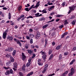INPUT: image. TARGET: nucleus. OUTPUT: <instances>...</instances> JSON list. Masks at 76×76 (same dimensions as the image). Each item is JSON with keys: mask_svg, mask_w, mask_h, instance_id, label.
<instances>
[{"mask_svg": "<svg viewBox=\"0 0 76 76\" xmlns=\"http://www.w3.org/2000/svg\"><path fill=\"white\" fill-rule=\"evenodd\" d=\"M7 30L5 31L4 33H3V38L4 39H5L6 38V35H7Z\"/></svg>", "mask_w": 76, "mask_h": 76, "instance_id": "nucleus-3", "label": "nucleus"}, {"mask_svg": "<svg viewBox=\"0 0 76 76\" xmlns=\"http://www.w3.org/2000/svg\"><path fill=\"white\" fill-rule=\"evenodd\" d=\"M6 64V66H9V64H10V62H8Z\"/></svg>", "mask_w": 76, "mask_h": 76, "instance_id": "nucleus-49", "label": "nucleus"}, {"mask_svg": "<svg viewBox=\"0 0 76 76\" xmlns=\"http://www.w3.org/2000/svg\"><path fill=\"white\" fill-rule=\"evenodd\" d=\"M68 52H65L64 53V55L65 56H67V55H68Z\"/></svg>", "mask_w": 76, "mask_h": 76, "instance_id": "nucleus-45", "label": "nucleus"}, {"mask_svg": "<svg viewBox=\"0 0 76 76\" xmlns=\"http://www.w3.org/2000/svg\"><path fill=\"white\" fill-rule=\"evenodd\" d=\"M10 74H13V70H12V69H11L10 70Z\"/></svg>", "mask_w": 76, "mask_h": 76, "instance_id": "nucleus-26", "label": "nucleus"}, {"mask_svg": "<svg viewBox=\"0 0 76 76\" xmlns=\"http://www.w3.org/2000/svg\"><path fill=\"white\" fill-rule=\"evenodd\" d=\"M6 72L7 73V74H8V75H9L10 74V71H7Z\"/></svg>", "mask_w": 76, "mask_h": 76, "instance_id": "nucleus-54", "label": "nucleus"}, {"mask_svg": "<svg viewBox=\"0 0 76 76\" xmlns=\"http://www.w3.org/2000/svg\"><path fill=\"white\" fill-rule=\"evenodd\" d=\"M29 32H32V31H33V30L31 28H30L29 29Z\"/></svg>", "mask_w": 76, "mask_h": 76, "instance_id": "nucleus-57", "label": "nucleus"}, {"mask_svg": "<svg viewBox=\"0 0 76 76\" xmlns=\"http://www.w3.org/2000/svg\"><path fill=\"white\" fill-rule=\"evenodd\" d=\"M45 44L46 45V44H47V39H45Z\"/></svg>", "mask_w": 76, "mask_h": 76, "instance_id": "nucleus-63", "label": "nucleus"}, {"mask_svg": "<svg viewBox=\"0 0 76 76\" xmlns=\"http://www.w3.org/2000/svg\"><path fill=\"white\" fill-rule=\"evenodd\" d=\"M48 64H46L44 66H43L44 69L45 70H47V68H48Z\"/></svg>", "mask_w": 76, "mask_h": 76, "instance_id": "nucleus-7", "label": "nucleus"}, {"mask_svg": "<svg viewBox=\"0 0 76 76\" xmlns=\"http://www.w3.org/2000/svg\"><path fill=\"white\" fill-rule=\"evenodd\" d=\"M14 50V48L12 47H9L7 49L5 50V51H8V52H11Z\"/></svg>", "mask_w": 76, "mask_h": 76, "instance_id": "nucleus-2", "label": "nucleus"}, {"mask_svg": "<svg viewBox=\"0 0 76 76\" xmlns=\"http://www.w3.org/2000/svg\"><path fill=\"white\" fill-rule=\"evenodd\" d=\"M61 45H59L57 46L56 48V50H59V49H60V48H61Z\"/></svg>", "mask_w": 76, "mask_h": 76, "instance_id": "nucleus-12", "label": "nucleus"}, {"mask_svg": "<svg viewBox=\"0 0 76 76\" xmlns=\"http://www.w3.org/2000/svg\"><path fill=\"white\" fill-rule=\"evenodd\" d=\"M28 53H29V54H32V51L30 50H28Z\"/></svg>", "mask_w": 76, "mask_h": 76, "instance_id": "nucleus-40", "label": "nucleus"}, {"mask_svg": "<svg viewBox=\"0 0 76 76\" xmlns=\"http://www.w3.org/2000/svg\"><path fill=\"white\" fill-rule=\"evenodd\" d=\"M22 69L23 70H25V65H24L22 67Z\"/></svg>", "mask_w": 76, "mask_h": 76, "instance_id": "nucleus-28", "label": "nucleus"}, {"mask_svg": "<svg viewBox=\"0 0 76 76\" xmlns=\"http://www.w3.org/2000/svg\"><path fill=\"white\" fill-rule=\"evenodd\" d=\"M76 7V4H75L71 7H69V8L70 9V10L68 12V13H70L71 11H73V10H75V7Z\"/></svg>", "mask_w": 76, "mask_h": 76, "instance_id": "nucleus-1", "label": "nucleus"}, {"mask_svg": "<svg viewBox=\"0 0 76 76\" xmlns=\"http://www.w3.org/2000/svg\"><path fill=\"white\" fill-rule=\"evenodd\" d=\"M53 54H52L51 55L49 58V60H50L53 58Z\"/></svg>", "mask_w": 76, "mask_h": 76, "instance_id": "nucleus-25", "label": "nucleus"}, {"mask_svg": "<svg viewBox=\"0 0 76 76\" xmlns=\"http://www.w3.org/2000/svg\"><path fill=\"white\" fill-rule=\"evenodd\" d=\"M21 9H22V7L20 6L18 8V10H21Z\"/></svg>", "mask_w": 76, "mask_h": 76, "instance_id": "nucleus-37", "label": "nucleus"}, {"mask_svg": "<svg viewBox=\"0 0 76 76\" xmlns=\"http://www.w3.org/2000/svg\"><path fill=\"white\" fill-rule=\"evenodd\" d=\"M47 10L46 9H44L42 11V12H43V13H47V12L46 11Z\"/></svg>", "mask_w": 76, "mask_h": 76, "instance_id": "nucleus-13", "label": "nucleus"}, {"mask_svg": "<svg viewBox=\"0 0 76 76\" xmlns=\"http://www.w3.org/2000/svg\"><path fill=\"white\" fill-rule=\"evenodd\" d=\"M76 50V47L75 46L73 47V49L72 50V51H75Z\"/></svg>", "mask_w": 76, "mask_h": 76, "instance_id": "nucleus-31", "label": "nucleus"}, {"mask_svg": "<svg viewBox=\"0 0 76 76\" xmlns=\"http://www.w3.org/2000/svg\"><path fill=\"white\" fill-rule=\"evenodd\" d=\"M39 37H40V34L39 33V32L37 31V35L36 36V39H38V38Z\"/></svg>", "mask_w": 76, "mask_h": 76, "instance_id": "nucleus-4", "label": "nucleus"}, {"mask_svg": "<svg viewBox=\"0 0 76 76\" xmlns=\"http://www.w3.org/2000/svg\"><path fill=\"white\" fill-rule=\"evenodd\" d=\"M10 56V55H9L7 54L6 55V57H7V58H9Z\"/></svg>", "mask_w": 76, "mask_h": 76, "instance_id": "nucleus-52", "label": "nucleus"}, {"mask_svg": "<svg viewBox=\"0 0 76 76\" xmlns=\"http://www.w3.org/2000/svg\"><path fill=\"white\" fill-rule=\"evenodd\" d=\"M65 37V35L64 34H63L61 37L62 38H63V37Z\"/></svg>", "mask_w": 76, "mask_h": 76, "instance_id": "nucleus-60", "label": "nucleus"}, {"mask_svg": "<svg viewBox=\"0 0 76 76\" xmlns=\"http://www.w3.org/2000/svg\"><path fill=\"white\" fill-rule=\"evenodd\" d=\"M68 34V33L67 32H66L64 33V35L65 36L67 35Z\"/></svg>", "mask_w": 76, "mask_h": 76, "instance_id": "nucleus-51", "label": "nucleus"}, {"mask_svg": "<svg viewBox=\"0 0 76 76\" xmlns=\"http://www.w3.org/2000/svg\"><path fill=\"white\" fill-rule=\"evenodd\" d=\"M73 73H72V72H70V73H69L68 75L69 76H73Z\"/></svg>", "mask_w": 76, "mask_h": 76, "instance_id": "nucleus-34", "label": "nucleus"}, {"mask_svg": "<svg viewBox=\"0 0 76 76\" xmlns=\"http://www.w3.org/2000/svg\"><path fill=\"white\" fill-rule=\"evenodd\" d=\"M63 27H64L63 25H61L59 27V28L60 29H61V28H62Z\"/></svg>", "mask_w": 76, "mask_h": 76, "instance_id": "nucleus-38", "label": "nucleus"}, {"mask_svg": "<svg viewBox=\"0 0 76 76\" xmlns=\"http://www.w3.org/2000/svg\"><path fill=\"white\" fill-rule=\"evenodd\" d=\"M75 61V59H73L72 61L69 64L70 65H72V64H73V63H74Z\"/></svg>", "mask_w": 76, "mask_h": 76, "instance_id": "nucleus-16", "label": "nucleus"}, {"mask_svg": "<svg viewBox=\"0 0 76 76\" xmlns=\"http://www.w3.org/2000/svg\"><path fill=\"white\" fill-rule=\"evenodd\" d=\"M4 69H5V70H7V69H10V68H9V67H4Z\"/></svg>", "mask_w": 76, "mask_h": 76, "instance_id": "nucleus-41", "label": "nucleus"}, {"mask_svg": "<svg viewBox=\"0 0 76 76\" xmlns=\"http://www.w3.org/2000/svg\"><path fill=\"white\" fill-rule=\"evenodd\" d=\"M71 73H72L74 74V73H75V69L73 68H72L71 69Z\"/></svg>", "mask_w": 76, "mask_h": 76, "instance_id": "nucleus-11", "label": "nucleus"}, {"mask_svg": "<svg viewBox=\"0 0 76 76\" xmlns=\"http://www.w3.org/2000/svg\"><path fill=\"white\" fill-rule=\"evenodd\" d=\"M43 55L42 56V58H43V59H44V60H45V58H46V57H47V55H46V54H43Z\"/></svg>", "mask_w": 76, "mask_h": 76, "instance_id": "nucleus-10", "label": "nucleus"}, {"mask_svg": "<svg viewBox=\"0 0 76 76\" xmlns=\"http://www.w3.org/2000/svg\"><path fill=\"white\" fill-rule=\"evenodd\" d=\"M21 18H20V17L19 18H18L17 19V20L18 21H19V20H20V19H21Z\"/></svg>", "mask_w": 76, "mask_h": 76, "instance_id": "nucleus-58", "label": "nucleus"}, {"mask_svg": "<svg viewBox=\"0 0 76 76\" xmlns=\"http://www.w3.org/2000/svg\"><path fill=\"white\" fill-rule=\"evenodd\" d=\"M16 50H14L13 52L12 53V54L13 56H15L16 55Z\"/></svg>", "mask_w": 76, "mask_h": 76, "instance_id": "nucleus-9", "label": "nucleus"}, {"mask_svg": "<svg viewBox=\"0 0 76 76\" xmlns=\"http://www.w3.org/2000/svg\"><path fill=\"white\" fill-rule=\"evenodd\" d=\"M62 16H63V15H57L56 16V17L57 18H60V17H62Z\"/></svg>", "mask_w": 76, "mask_h": 76, "instance_id": "nucleus-20", "label": "nucleus"}, {"mask_svg": "<svg viewBox=\"0 0 76 76\" xmlns=\"http://www.w3.org/2000/svg\"><path fill=\"white\" fill-rule=\"evenodd\" d=\"M30 64H31V63L28 62L26 64V66H27V67H28V66H29Z\"/></svg>", "mask_w": 76, "mask_h": 76, "instance_id": "nucleus-30", "label": "nucleus"}, {"mask_svg": "<svg viewBox=\"0 0 76 76\" xmlns=\"http://www.w3.org/2000/svg\"><path fill=\"white\" fill-rule=\"evenodd\" d=\"M14 66L15 69L17 68V66H18V65L17 64V63H14Z\"/></svg>", "mask_w": 76, "mask_h": 76, "instance_id": "nucleus-23", "label": "nucleus"}, {"mask_svg": "<svg viewBox=\"0 0 76 76\" xmlns=\"http://www.w3.org/2000/svg\"><path fill=\"white\" fill-rule=\"evenodd\" d=\"M39 13H38L35 14V16H36V17H39Z\"/></svg>", "mask_w": 76, "mask_h": 76, "instance_id": "nucleus-36", "label": "nucleus"}, {"mask_svg": "<svg viewBox=\"0 0 76 76\" xmlns=\"http://www.w3.org/2000/svg\"><path fill=\"white\" fill-rule=\"evenodd\" d=\"M55 74H54V73H53L52 74H51V75H48V76H53V75H54Z\"/></svg>", "mask_w": 76, "mask_h": 76, "instance_id": "nucleus-56", "label": "nucleus"}, {"mask_svg": "<svg viewBox=\"0 0 76 76\" xmlns=\"http://www.w3.org/2000/svg\"><path fill=\"white\" fill-rule=\"evenodd\" d=\"M44 20H45V18H41L39 19V20H40V21Z\"/></svg>", "mask_w": 76, "mask_h": 76, "instance_id": "nucleus-33", "label": "nucleus"}, {"mask_svg": "<svg viewBox=\"0 0 76 76\" xmlns=\"http://www.w3.org/2000/svg\"><path fill=\"white\" fill-rule=\"evenodd\" d=\"M25 10L27 12H29V10H29V8H25Z\"/></svg>", "mask_w": 76, "mask_h": 76, "instance_id": "nucleus-35", "label": "nucleus"}, {"mask_svg": "<svg viewBox=\"0 0 76 76\" xmlns=\"http://www.w3.org/2000/svg\"><path fill=\"white\" fill-rule=\"evenodd\" d=\"M59 59L61 60V58H62V55L61 54H60L59 56Z\"/></svg>", "mask_w": 76, "mask_h": 76, "instance_id": "nucleus-32", "label": "nucleus"}, {"mask_svg": "<svg viewBox=\"0 0 76 76\" xmlns=\"http://www.w3.org/2000/svg\"><path fill=\"white\" fill-rule=\"evenodd\" d=\"M75 20H74L72 22V25H75Z\"/></svg>", "mask_w": 76, "mask_h": 76, "instance_id": "nucleus-46", "label": "nucleus"}, {"mask_svg": "<svg viewBox=\"0 0 76 76\" xmlns=\"http://www.w3.org/2000/svg\"><path fill=\"white\" fill-rule=\"evenodd\" d=\"M40 3V1H39L38 2H37L36 4V5L34 7H33V8H37L39 6V3Z\"/></svg>", "mask_w": 76, "mask_h": 76, "instance_id": "nucleus-5", "label": "nucleus"}, {"mask_svg": "<svg viewBox=\"0 0 76 76\" xmlns=\"http://www.w3.org/2000/svg\"><path fill=\"white\" fill-rule=\"evenodd\" d=\"M22 60H25V58H26V56H25L24 55V53H22Z\"/></svg>", "mask_w": 76, "mask_h": 76, "instance_id": "nucleus-6", "label": "nucleus"}, {"mask_svg": "<svg viewBox=\"0 0 76 76\" xmlns=\"http://www.w3.org/2000/svg\"><path fill=\"white\" fill-rule=\"evenodd\" d=\"M51 53H52V51L51 50H49V54L50 55Z\"/></svg>", "mask_w": 76, "mask_h": 76, "instance_id": "nucleus-44", "label": "nucleus"}, {"mask_svg": "<svg viewBox=\"0 0 76 76\" xmlns=\"http://www.w3.org/2000/svg\"><path fill=\"white\" fill-rule=\"evenodd\" d=\"M48 26V25L47 24H46L42 27L43 29H45V28H46Z\"/></svg>", "mask_w": 76, "mask_h": 76, "instance_id": "nucleus-17", "label": "nucleus"}, {"mask_svg": "<svg viewBox=\"0 0 76 76\" xmlns=\"http://www.w3.org/2000/svg\"><path fill=\"white\" fill-rule=\"evenodd\" d=\"M10 60L12 62H14V58L12 56L10 57Z\"/></svg>", "mask_w": 76, "mask_h": 76, "instance_id": "nucleus-15", "label": "nucleus"}, {"mask_svg": "<svg viewBox=\"0 0 76 76\" xmlns=\"http://www.w3.org/2000/svg\"><path fill=\"white\" fill-rule=\"evenodd\" d=\"M29 18H33V17L32 16H29L27 18V19H29Z\"/></svg>", "mask_w": 76, "mask_h": 76, "instance_id": "nucleus-47", "label": "nucleus"}, {"mask_svg": "<svg viewBox=\"0 0 76 76\" xmlns=\"http://www.w3.org/2000/svg\"><path fill=\"white\" fill-rule=\"evenodd\" d=\"M40 53H41L42 55H43V54H46L45 53L43 52V50H42L41 52H40Z\"/></svg>", "mask_w": 76, "mask_h": 76, "instance_id": "nucleus-27", "label": "nucleus"}, {"mask_svg": "<svg viewBox=\"0 0 76 76\" xmlns=\"http://www.w3.org/2000/svg\"><path fill=\"white\" fill-rule=\"evenodd\" d=\"M68 73H69V71H65L64 72V74H65V75H66V74H67Z\"/></svg>", "mask_w": 76, "mask_h": 76, "instance_id": "nucleus-50", "label": "nucleus"}, {"mask_svg": "<svg viewBox=\"0 0 76 76\" xmlns=\"http://www.w3.org/2000/svg\"><path fill=\"white\" fill-rule=\"evenodd\" d=\"M46 70H47L44 69V70H43V71H42V73H45V72H46Z\"/></svg>", "mask_w": 76, "mask_h": 76, "instance_id": "nucleus-55", "label": "nucleus"}, {"mask_svg": "<svg viewBox=\"0 0 76 76\" xmlns=\"http://www.w3.org/2000/svg\"><path fill=\"white\" fill-rule=\"evenodd\" d=\"M55 7L54 6H51L48 9L49 11H51L53 10V9Z\"/></svg>", "mask_w": 76, "mask_h": 76, "instance_id": "nucleus-8", "label": "nucleus"}, {"mask_svg": "<svg viewBox=\"0 0 76 76\" xmlns=\"http://www.w3.org/2000/svg\"><path fill=\"white\" fill-rule=\"evenodd\" d=\"M29 37L30 38H34V35L32 34H31L29 35Z\"/></svg>", "mask_w": 76, "mask_h": 76, "instance_id": "nucleus-22", "label": "nucleus"}, {"mask_svg": "<svg viewBox=\"0 0 76 76\" xmlns=\"http://www.w3.org/2000/svg\"><path fill=\"white\" fill-rule=\"evenodd\" d=\"M34 4H33L31 5L30 8L29 9V10H31V9H32V8H33V9H34Z\"/></svg>", "mask_w": 76, "mask_h": 76, "instance_id": "nucleus-29", "label": "nucleus"}, {"mask_svg": "<svg viewBox=\"0 0 76 76\" xmlns=\"http://www.w3.org/2000/svg\"><path fill=\"white\" fill-rule=\"evenodd\" d=\"M35 54H33V56L32 57V58H34V57H35Z\"/></svg>", "mask_w": 76, "mask_h": 76, "instance_id": "nucleus-61", "label": "nucleus"}, {"mask_svg": "<svg viewBox=\"0 0 76 76\" xmlns=\"http://www.w3.org/2000/svg\"><path fill=\"white\" fill-rule=\"evenodd\" d=\"M28 63H31V58H29V60H28Z\"/></svg>", "mask_w": 76, "mask_h": 76, "instance_id": "nucleus-42", "label": "nucleus"}, {"mask_svg": "<svg viewBox=\"0 0 76 76\" xmlns=\"http://www.w3.org/2000/svg\"><path fill=\"white\" fill-rule=\"evenodd\" d=\"M8 19H11V14L10 12L8 14Z\"/></svg>", "mask_w": 76, "mask_h": 76, "instance_id": "nucleus-21", "label": "nucleus"}, {"mask_svg": "<svg viewBox=\"0 0 76 76\" xmlns=\"http://www.w3.org/2000/svg\"><path fill=\"white\" fill-rule=\"evenodd\" d=\"M65 4H66L65 2H64L62 3V5L63 6V7H64V6Z\"/></svg>", "mask_w": 76, "mask_h": 76, "instance_id": "nucleus-62", "label": "nucleus"}, {"mask_svg": "<svg viewBox=\"0 0 76 76\" xmlns=\"http://www.w3.org/2000/svg\"><path fill=\"white\" fill-rule=\"evenodd\" d=\"M66 76V75L64 73L62 74V76Z\"/></svg>", "mask_w": 76, "mask_h": 76, "instance_id": "nucleus-64", "label": "nucleus"}, {"mask_svg": "<svg viewBox=\"0 0 76 76\" xmlns=\"http://www.w3.org/2000/svg\"><path fill=\"white\" fill-rule=\"evenodd\" d=\"M64 22L65 23H64V25L65 26H66V25H67V24H68V22L67 21V20H64Z\"/></svg>", "mask_w": 76, "mask_h": 76, "instance_id": "nucleus-18", "label": "nucleus"}, {"mask_svg": "<svg viewBox=\"0 0 76 76\" xmlns=\"http://www.w3.org/2000/svg\"><path fill=\"white\" fill-rule=\"evenodd\" d=\"M50 2H51L50 1H48L47 3V4H48L49 6H50L51 5H53V3H50Z\"/></svg>", "mask_w": 76, "mask_h": 76, "instance_id": "nucleus-14", "label": "nucleus"}, {"mask_svg": "<svg viewBox=\"0 0 76 76\" xmlns=\"http://www.w3.org/2000/svg\"><path fill=\"white\" fill-rule=\"evenodd\" d=\"M38 64L39 65V66H42V65H43L42 64H41L40 63H38Z\"/></svg>", "mask_w": 76, "mask_h": 76, "instance_id": "nucleus-48", "label": "nucleus"}, {"mask_svg": "<svg viewBox=\"0 0 76 76\" xmlns=\"http://www.w3.org/2000/svg\"><path fill=\"white\" fill-rule=\"evenodd\" d=\"M26 39H28V40H30V37H29H29L27 36H26Z\"/></svg>", "mask_w": 76, "mask_h": 76, "instance_id": "nucleus-43", "label": "nucleus"}, {"mask_svg": "<svg viewBox=\"0 0 76 76\" xmlns=\"http://www.w3.org/2000/svg\"><path fill=\"white\" fill-rule=\"evenodd\" d=\"M30 44H32L33 43V39H31L30 41Z\"/></svg>", "mask_w": 76, "mask_h": 76, "instance_id": "nucleus-39", "label": "nucleus"}, {"mask_svg": "<svg viewBox=\"0 0 76 76\" xmlns=\"http://www.w3.org/2000/svg\"><path fill=\"white\" fill-rule=\"evenodd\" d=\"M33 72H30V73H28L26 75V76H31V75H32V74H33Z\"/></svg>", "mask_w": 76, "mask_h": 76, "instance_id": "nucleus-19", "label": "nucleus"}, {"mask_svg": "<svg viewBox=\"0 0 76 76\" xmlns=\"http://www.w3.org/2000/svg\"><path fill=\"white\" fill-rule=\"evenodd\" d=\"M9 39L10 41H12L13 39L12 37H9Z\"/></svg>", "mask_w": 76, "mask_h": 76, "instance_id": "nucleus-24", "label": "nucleus"}, {"mask_svg": "<svg viewBox=\"0 0 76 76\" xmlns=\"http://www.w3.org/2000/svg\"><path fill=\"white\" fill-rule=\"evenodd\" d=\"M24 16H25V15H22L20 17V18H23Z\"/></svg>", "mask_w": 76, "mask_h": 76, "instance_id": "nucleus-59", "label": "nucleus"}, {"mask_svg": "<svg viewBox=\"0 0 76 76\" xmlns=\"http://www.w3.org/2000/svg\"><path fill=\"white\" fill-rule=\"evenodd\" d=\"M25 48L26 49H28V45H26L25 46Z\"/></svg>", "mask_w": 76, "mask_h": 76, "instance_id": "nucleus-53", "label": "nucleus"}]
</instances>
